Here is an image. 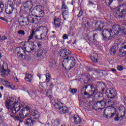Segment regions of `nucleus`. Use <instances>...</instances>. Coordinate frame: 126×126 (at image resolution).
Here are the masks:
<instances>
[{
  "instance_id": "1",
  "label": "nucleus",
  "mask_w": 126,
  "mask_h": 126,
  "mask_svg": "<svg viewBox=\"0 0 126 126\" xmlns=\"http://www.w3.org/2000/svg\"><path fill=\"white\" fill-rule=\"evenodd\" d=\"M15 102L10 99H8L5 102V106L13 115H16L20 111V104L14 103Z\"/></svg>"
},
{
  "instance_id": "2",
  "label": "nucleus",
  "mask_w": 126,
  "mask_h": 126,
  "mask_svg": "<svg viewBox=\"0 0 126 126\" xmlns=\"http://www.w3.org/2000/svg\"><path fill=\"white\" fill-rule=\"evenodd\" d=\"M20 108L21 110L19 112V116L12 115H10V116L12 117V118L14 119L15 121H19L20 123H22V122H23V119L27 117L26 111L30 112V107H29V106H26L25 108H23L20 106Z\"/></svg>"
},
{
  "instance_id": "3",
  "label": "nucleus",
  "mask_w": 126,
  "mask_h": 126,
  "mask_svg": "<svg viewBox=\"0 0 126 126\" xmlns=\"http://www.w3.org/2000/svg\"><path fill=\"white\" fill-rule=\"evenodd\" d=\"M39 118L40 113L35 111L30 115V118L27 120L26 125L33 126V124L36 122V121L34 120H39Z\"/></svg>"
},
{
  "instance_id": "4",
  "label": "nucleus",
  "mask_w": 126,
  "mask_h": 126,
  "mask_svg": "<svg viewBox=\"0 0 126 126\" xmlns=\"http://www.w3.org/2000/svg\"><path fill=\"white\" fill-rule=\"evenodd\" d=\"M100 87L101 88V90L102 92H104L105 91V88H106V85H105V83H97L96 84V87H95L93 85H91L90 86V88L92 89L90 93H91L92 94V96L94 95V94H97V93L98 92V89L97 87Z\"/></svg>"
},
{
  "instance_id": "5",
  "label": "nucleus",
  "mask_w": 126,
  "mask_h": 126,
  "mask_svg": "<svg viewBox=\"0 0 126 126\" xmlns=\"http://www.w3.org/2000/svg\"><path fill=\"white\" fill-rule=\"evenodd\" d=\"M112 29L114 35H118V34H121V35H126V29L124 27H122L119 25H114L112 26Z\"/></svg>"
},
{
  "instance_id": "6",
  "label": "nucleus",
  "mask_w": 126,
  "mask_h": 126,
  "mask_svg": "<svg viewBox=\"0 0 126 126\" xmlns=\"http://www.w3.org/2000/svg\"><path fill=\"white\" fill-rule=\"evenodd\" d=\"M102 36L105 40H111L115 37L113 35V30L111 29H104L102 32Z\"/></svg>"
},
{
  "instance_id": "7",
  "label": "nucleus",
  "mask_w": 126,
  "mask_h": 126,
  "mask_svg": "<svg viewBox=\"0 0 126 126\" xmlns=\"http://www.w3.org/2000/svg\"><path fill=\"white\" fill-rule=\"evenodd\" d=\"M43 8V6L40 5H36L32 10V12L36 14L37 17H43L45 15Z\"/></svg>"
},
{
  "instance_id": "8",
  "label": "nucleus",
  "mask_w": 126,
  "mask_h": 126,
  "mask_svg": "<svg viewBox=\"0 0 126 126\" xmlns=\"http://www.w3.org/2000/svg\"><path fill=\"white\" fill-rule=\"evenodd\" d=\"M116 13L120 17H124L126 14V5H121L116 7Z\"/></svg>"
},
{
  "instance_id": "9",
  "label": "nucleus",
  "mask_w": 126,
  "mask_h": 126,
  "mask_svg": "<svg viewBox=\"0 0 126 126\" xmlns=\"http://www.w3.org/2000/svg\"><path fill=\"white\" fill-rule=\"evenodd\" d=\"M39 32H42L40 33V39L43 40L44 38H46L47 34H48V30L47 27L45 26H40L37 28V33Z\"/></svg>"
},
{
  "instance_id": "10",
  "label": "nucleus",
  "mask_w": 126,
  "mask_h": 126,
  "mask_svg": "<svg viewBox=\"0 0 126 126\" xmlns=\"http://www.w3.org/2000/svg\"><path fill=\"white\" fill-rule=\"evenodd\" d=\"M61 10L62 11V15L64 20H66V18L68 17L69 15L68 7H67V6H66V5H65V4H64V1L62 2Z\"/></svg>"
},
{
  "instance_id": "11",
  "label": "nucleus",
  "mask_w": 126,
  "mask_h": 126,
  "mask_svg": "<svg viewBox=\"0 0 126 126\" xmlns=\"http://www.w3.org/2000/svg\"><path fill=\"white\" fill-rule=\"evenodd\" d=\"M114 112H112V109L106 108L104 111V116L106 117V119H113L116 115V109H114Z\"/></svg>"
},
{
  "instance_id": "12",
  "label": "nucleus",
  "mask_w": 126,
  "mask_h": 126,
  "mask_svg": "<svg viewBox=\"0 0 126 126\" xmlns=\"http://www.w3.org/2000/svg\"><path fill=\"white\" fill-rule=\"evenodd\" d=\"M107 98L110 99H116L117 97V91L114 89H110L107 91L106 93Z\"/></svg>"
},
{
  "instance_id": "13",
  "label": "nucleus",
  "mask_w": 126,
  "mask_h": 126,
  "mask_svg": "<svg viewBox=\"0 0 126 126\" xmlns=\"http://www.w3.org/2000/svg\"><path fill=\"white\" fill-rule=\"evenodd\" d=\"M60 56L62 57V58H70V55H71V52L69 51L68 49H63L60 51Z\"/></svg>"
},
{
  "instance_id": "14",
  "label": "nucleus",
  "mask_w": 126,
  "mask_h": 126,
  "mask_svg": "<svg viewBox=\"0 0 126 126\" xmlns=\"http://www.w3.org/2000/svg\"><path fill=\"white\" fill-rule=\"evenodd\" d=\"M14 10V4H9V5H7L5 8V12L6 14H12V12Z\"/></svg>"
},
{
  "instance_id": "15",
  "label": "nucleus",
  "mask_w": 126,
  "mask_h": 126,
  "mask_svg": "<svg viewBox=\"0 0 126 126\" xmlns=\"http://www.w3.org/2000/svg\"><path fill=\"white\" fill-rule=\"evenodd\" d=\"M82 79L83 81H81V83L82 84H87L92 79V76L89 74H87L83 76Z\"/></svg>"
},
{
  "instance_id": "16",
  "label": "nucleus",
  "mask_w": 126,
  "mask_h": 126,
  "mask_svg": "<svg viewBox=\"0 0 126 126\" xmlns=\"http://www.w3.org/2000/svg\"><path fill=\"white\" fill-rule=\"evenodd\" d=\"M62 65L65 69H70V66L69 65V62H68V57L63 59Z\"/></svg>"
},
{
  "instance_id": "17",
  "label": "nucleus",
  "mask_w": 126,
  "mask_h": 126,
  "mask_svg": "<svg viewBox=\"0 0 126 126\" xmlns=\"http://www.w3.org/2000/svg\"><path fill=\"white\" fill-rule=\"evenodd\" d=\"M93 24L95 26L96 28V30L100 31L101 30V28H103V27H104V25L102 22L94 21L93 23Z\"/></svg>"
},
{
  "instance_id": "18",
  "label": "nucleus",
  "mask_w": 126,
  "mask_h": 126,
  "mask_svg": "<svg viewBox=\"0 0 126 126\" xmlns=\"http://www.w3.org/2000/svg\"><path fill=\"white\" fill-rule=\"evenodd\" d=\"M95 107H97L98 110H101L105 107V102L103 100L100 101H97L94 104Z\"/></svg>"
},
{
  "instance_id": "19",
  "label": "nucleus",
  "mask_w": 126,
  "mask_h": 126,
  "mask_svg": "<svg viewBox=\"0 0 126 126\" xmlns=\"http://www.w3.org/2000/svg\"><path fill=\"white\" fill-rule=\"evenodd\" d=\"M72 119L73 120L74 124H75L76 125H80V124H81L82 122L81 118L78 115H74L72 117Z\"/></svg>"
},
{
  "instance_id": "20",
  "label": "nucleus",
  "mask_w": 126,
  "mask_h": 126,
  "mask_svg": "<svg viewBox=\"0 0 126 126\" xmlns=\"http://www.w3.org/2000/svg\"><path fill=\"white\" fill-rule=\"evenodd\" d=\"M68 62L70 65V68H72L74 65H75V63H76L75 59L71 56L68 57Z\"/></svg>"
},
{
  "instance_id": "21",
  "label": "nucleus",
  "mask_w": 126,
  "mask_h": 126,
  "mask_svg": "<svg viewBox=\"0 0 126 126\" xmlns=\"http://www.w3.org/2000/svg\"><path fill=\"white\" fill-rule=\"evenodd\" d=\"M27 20L30 23H38V18H33L31 15H29L27 17Z\"/></svg>"
},
{
  "instance_id": "22",
  "label": "nucleus",
  "mask_w": 126,
  "mask_h": 126,
  "mask_svg": "<svg viewBox=\"0 0 126 126\" xmlns=\"http://www.w3.org/2000/svg\"><path fill=\"white\" fill-rule=\"evenodd\" d=\"M91 59L93 63H98V55L96 53H92Z\"/></svg>"
},
{
  "instance_id": "23",
  "label": "nucleus",
  "mask_w": 126,
  "mask_h": 126,
  "mask_svg": "<svg viewBox=\"0 0 126 126\" xmlns=\"http://www.w3.org/2000/svg\"><path fill=\"white\" fill-rule=\"evenodd\" d=\"M36 34H38V28H37L36 31L32 30V33L29 36V39L28 40V43H30L31 42L30 41V40H32V39H33V37H34V35H36Z\"/></svg>"
},
{
  "instance_id": "24",
  "label": "nucleus",
  "mask_w": 126,
  "mask_h": 126,
  "mask_svg": "<svg viewBox=\"0 0 126 126\" xmlns=\"http://www.w3.org/2000/svg\"><path fill=\"white\" fill-rule=\"evenodd\" d=\"M61 22H62V20H61L60 19H54V25L56 28H59V27H61Z\"/></svg>"
},
{
  "instance_id": "25",
  "label": "nucleus",
  "mask_w": 126,
  "mask_h": 126,
  "mask_svg": "<svg viewBox=\"0 0 126 126\" xmlns=\"http://www.w3.org/2000/svg\"><path fill=\"white\" fill-rule=\"evenodd\" d=\"M124 50L126 49V42L124 43V45L123 46ZM119 53L121 57H125L126 55V51L124 50H119Z\"/></svg>"
},
{
  "instance_id": "26",
  "label": "nucleus",
  "mask_w": 126,
  "mask_h": 126,
  "mask_svg": "<svg viewBox=\"0 0 126 126\" xmlns=\"http://www.w3.org/2000/svg\"><path fill=\"white\" fill-rule=\"evenodd\" d=\"M114 116H115L114 118V121H115V122H119V121H122V120L124 119V116L121 115L120 117V115H119V114H116V111L115 115Z\"/></svg>"
},
{
  "instance_id": "27",
  "label": "nucleus",
  "mask_w": 126,
  "mask_h": 126,
  "mask_svg": "<svg viewBox=\"0 0 126 126\" xmlns=\"http://www.w3.org/2000/svg\"><path fill=\"white\" fill-rule=\"evenodd\" d=\"M81 94L82 95H83V96H85V97H86V98H90V97H92V94L90 93H87V92H86V91H81Z\"/></svg>"
},
{
  "instance_id": "28",
  "label": "nucleus",
  "mask_w": 126,
  "mask_h": 126,
  "mask_svg": "<svg viewBox=\"0 0 126 126\" xmlns=\"http://www.w3.org/2000/svg\"><path fill=\"white\" fill-rule=\"evenodd\" d=\"M61 114H65L68 113V109L66 106L63 105L62 107L60 109Z\"/></svg>"
},
{
  "instance_id": "29",
  "label": "nucleus",
  "mask_w": 126,
  "mask_h": 126,
  "mask_svg": "<svg viewBox=\"0 0 126 126\" xmlns=\"http://www.w3.org/2000/svg\"><path fill=\"white\" fill-rule=\"evenodd\" d=\"M54 105L56 109H58V110H60L63 106V103L61 101H58L57 103H54Z\"/></svg>"
},
{
  "instance_id": "30",
  "label": "nucleus",
  "mask_w": 126,
  "mask_h": 126,
  "mask_svg": "<svg viewBox=\"0 0 126 126\" xmlns=\"http://www.w3.org/2000/svg\"><path fill=\"white\" fill-rule=\"evenodd\" d=\"M0 71L1 72L2 76H4V75H6V69H4V67L1 66V65H0Z\"/></svg>"
},
{
  "instance_id": "31",
  "label": "nucleus",
  "mask_w": 126,
  "mask_h": 126,
  "mask_svg": "<svg viewBox=\"0 0 126 126\" xmlns=\"http://www.w3.org/2000/svg\"><path fill=\"white\" fill-rule=\"evenodd\" d=\"M23 4L25 5L26 7H30V6L32 5L33 3L32 2V1L27 0L25 3H23Z\"/></svg>"
},
{
  "instance_id": "32",
  "label": "nucleus",
  "mask_w": 126,
  "mask_h": 126,
  "mask_svg": "<svg viewBox=\"0 0 126 126\" xmlns=\"http://www.w3.org/2000/svg\"><path fill=\"white\" fill-rule=\"evenodd\" d=\"M96 35H97V34H94L93 38L92 37L89 39V41H90L93 44H96V43H97V40H96V39L95 38V36H96Z\"/></svg>"
},
{
  "instance_id": "33",
  "label": "nucleus",
  "mask_w": 126,
  "mask_h": 126,
  "mask_svg": "<svg viewBox=\"0 0 126 126\" xmlns=\"http://www.w3.org/2000/svg\"><path fill=\"white\" fill-rule=\"evenodd\" d=\"M117 100V98H110L108 101V104H110V105H114L115 103H116V100Z\"/></svg>"
},
{
  "instance_id": "34",
  "label": "nucleus",
  "mask_w": 126,
  "mask_h": 126,
  "mask_svg": "<svg viewBox=\"0 0 126 126\" xmlns=\"http://www.w3.org/2000/svg\"><path fill=\"white\" fill-rule=\"evenodd\" d=\"M111 55H115L116 54V47L112 46L109 50Z\"/></svg>"
},
{
  "instance_id": "35",
  "label": "nucleus",
  "mask_w": 126,
  "mask_h": 126,
  "mask_svg": "<svg viewBox=\"0 0 126 126\" xmlns=\"http://www.w3.org/2000/svg\"><path fill=\"white\" fill-rule=\"evenodd\" d=\"M23 53H24V50H23V49L22 48H21V50L20 51H18L17 53V55L18 57H20L21 58H22L23 57Z\"/></svg>"
},
{
  "instance_id": "36",
  "label": "nucleus",
  "mask_w": 126,
  "mask_h": 126,
  "mask_svg": "<svg viewBox=\"0 0 126 126\" xmlns=\"http://www.w3.org/2000/svg\"><path fill=\"white\" fill-rule=\"evenodd\" d=\"M44 53V51L41 49H39L37 54V57H39L40 58L43 57L42 54Z\"/></svg>"
},
{
  "instance_id": "37",
  "label": "nucleus",
  "mask_w": 126,
  "mask_h": 126,
  "mask_svg": "<svg viewBox=\"0 0 126 126\" xmlns=\"http://www.w3.org/2000/svg\"><path fill=\"white\" fill-rule=\"evenodd\" d=\"M3 85H5L6 87L11 88V85H10V83L8 82V81H4Z\"/></svg>"
},
{
  "instance_id": "38",
  "label": "nucleus",
  "mask_w": 126,
  "mask_h": 126,
  "mask_svg": "<svg viewBox=\"0 0 126 126\" xmlns=\"http://www.w3.org/2000/svg\"><path fill=\"white\" fill-rule=\"evenodd\" d=\"M68 36H69V37L74 36V32L73 29H70L69 32L68 33Z\"/></svg>"
},
{
  "instance_id": "39",
  "label": "nucleus",
  "mask_w": 126,
  "mask_h": 126,
  "mask_svg": "<svg viewBox=\"0 0 126 126\" xmlns=\"http://www.w3.org/2000/svg\"><path fill=\"white\" fill-rule=\"evenodd\" d=\"M4 8V4L2 2H0V13L3 11V8Z\"/></svg>"
},
{
  "instance_id": "40",
  "label": "nucleus",
  "mask_w": 126,
  "mask_h": 126,
  "mask_svg": "<svg viewBox=\"0 0 126 126\" xmlns=\"http://www.w3.org/2000/svg\"><path fill=\"white\" fill-rule=\"evenodd\" d=\"M24 50H26V52L28 53H31L32 51H34V48L27 47V49L24 48Z\"/></svg>"
},
{
  "instance_id": "41",
  "label": "nucleus",
  "mask_w": 126,
  "mask_h": 126,
  "mask_svg": "<svg viewBox=\"0 0 126 126\" xmlns=\"http://www.w3.org/2000/svg\"><path fill=\"white\" fill-rule=\"evenodd\" d=\"M46 78L47 82H49L50 79L51 78V75H50V74L49 73H47L46 74Z\"/></svg>"
},
{
  "instance_id": "42",
  "label": "nucleus",
  "mask_w": 126,
  "mask_h": 126,
  "mask_svg": "<svg viewBox=\"0 0 126 126\" xmlns=\"http://www.w3.org/2000/svg\"><path fill=\"white\" fill-rule=\"evenodd\" d=\"M17 33L19 35H21L22 36L25 35V32L23 30H20L17 32Z\"/></svg>"
},
{
  "instance_id": "43",
  "label": "nucleus",
  "mask_w": 126,
  "mask_h": 126,
  "mask_svg": "<svg viewBox=\"0 0 126 126\" xmlns=\"http://www.w3.org/2000/svg\"><path fill=\"white\" fill-rule=\"evenodd\" d=\"M49 63L51 65H54V64H56V61H55L54 59H50Z\"/></svg>"
},
{
  "instance_id": "44",
  "label": "nucleus",
  "mask_w": 126,
  "mask_h": 126,
  "mask_svg": "<svg viewBox=\"0 0 126 126\" xmlns=\"http://www.w3.org/2000/svg\"><path fill=\"white\" fill-rule=\"evenodd\" d=\"M69 91L71 92V93H72V94H75L76 92H77V89H70V90H69Z\"/></svg>"
},
{
  "instance_id": "45",
  "label": "nucleus",
  "mask_w": 126,
  "mask_h": 126,
  "mask_svg": "<svg viewBox=\"0 0 126 126\" xmlns=\"http://www.w3.org/2000/svg\"><path fill=\"white\" fill-rule=\"evenodd\" d=\"M26 76L28 78H29V79H30L31 80H32V79H33V77L30 74H26Z\"/></svg>"
},
{
  "instance_id": "46",
  "label": "nucleus",
  "mask_w": 126,
  "mask_h": 126,
  "mask_svg": "<svg viewBox=\"0 0 126 126\" xmlns=\"http://www.w3.org/2000/svg\"><path fill=\"white\" fill-rule=\"evenodd\" d=\"M94 71H95L97 74H100L102 73V69H95L94 70Z\"/></svg>"
},
{
  "instance_id": "47",
  "label": "nucleus",
  "mask_w": 126,
  "mask_h": 126,
  "mask_svg": "<svg viewBox=\"0 0 126 126\" xmlns=\"http://www.w3.org/2000/svg\"><path fill=\"white\" fill-rule=\"evenodd\" d=\"M117 69L118 70H120V71H122V70L124 69V67L122 65H118L117 66Z\"/></svg>"
},
{
  "instance_id": "48",
  "label": "nucleus",
  "mask_w": 126,
  "mask_h": 126,
  "mask_svg": "<svg viewBox=\"0 0 126 126\" xmlns=\"http://www.w3.org/2000/svg\"><path fill=\"white\" fill-rule=\"evenodd\" d=\"M82 14H83V11H82V10H81L77 15L78 17H81V16H82Z\"/></svg>"
},
{
  "instance_id": "49",
  "label": "nucleus",
  "mask_w": 126,
  "mask_h": 126,
  "mask_svg": "<svg viewBox=\"0 0 126 126\" xmlns=\"http://www.w3.org/2000/svg\"><path fill=\"white\" fill-rule=\"evenodd\" d=\"M63 38L64 39V40H65V39H68V34H64L63 36Z\"/></svg>"
},
{
  "instance_id": "50",
  "label": "nucleus",
  "mask_w": 126,
  "mask_h": 126,
  "mask_svg": "<svg viewBox=\"0 0 126 126\" xmlns=\"http://www.w3.org/2000/svg\"><path fill=\"white\" fill-rule=\"evenodd\" d=\"M90 85H86L85 87H83V88L82 89V90L83 91H86V90L85 89H87V88H88V87L90 86Z\"/></svg>"
},
{
  "instance_id": "51",
  "label": "nucleus",
  "mask_w": 126,
  "mask_h": 126,
  "mask_svg": "<svg viewBox=\"0 0 126 126\" xmlns=\"http://www.w3.org/2000/svg\"><path fill=\"white\" fill-rule=\"evenodd\" d=\"M1 41H4V40H7V37L4 35L2 36L1 38Z\"/></svg>"
},
{
  "instance_id": "52",
  "label": "nucleus",
  "mask_w": 126,
  "mask_h": 126,
  "mask_svg": "<svg viewBox=\"0 0 126 126\" xmlns=\"http://www.w3.org/2000/svg\"><path fill=\"white\" fill-rule=\"evenodd\" d=\"M26 81H27V82H31V81H32V80H30V79H29V78H27V77H26L25 78Z\"/></svg>"
},
{
  "instance_id": "53",
  "label": "nucleus",
  "mask_w": 126,
  "mask_h": 126,
  "mask_svg": "<svg viewBox=\"0 0 126 126\" xmlns=\"http://www.w3.org/2000/svg\"><path fill=\"white\" fill-rule=\"evenodd\" d=\"M101 73L103 75H107V71L102 70Z\"/></svg>"
},
{
  "instance_id": "54",
  "label": "nucleus",
  "mask_w": 126,
  "mask_h": 126,
  "mask_svg": "<svg viewBox=\"0 0 126 126\" xmlns=\"http://www.w3.org/2000/svg\"><path fill=\"white\" fill-rule=\"evenodd\" d=\"M87 27V29H89V27H90V23L89 22H87V23L86 24Z\"/></svg>"
},
{
  "instance_id": "55",
  "label": "nucleus",
  "mask_w": 126,
  "mask_h": 126,
  "mask_svg": "<svg viewBox=\"0 0 126 126\" xmlns=\"http://www.w3.org/2000/svg\"><path fill=\"white\" fill-rule=\"evenodd\" d=\"M37 46L38 48H42V43L41 42L37 43Z\"/></svg>"
},
{
  "instance_id": "56",
  "label": "nucleus",
  "mask_w": 126,
  "mask_h": 126,
  "mask_svg": "<svg viewBox=\"0 0 126 126\" xmlns=\"http://www.w3.org/2000/svg\"><path fill=\"white\" fill-rule=\"evenodd\" d=\"M35 39H36L37 40H41V38L38 37V35H37V34H36L35 35Z\"/></svg>"
},
{
  "instance_id": "57",
  "label": "nucleus",
  "mask_w": 126,
  "mask_h": 126,
  "mask_svg": "<svg viewBox=\"0 0 126 126\" xmlns=\"http://www.w3.org/2000/svg\"><path fill=\"white\" fill-rule=\"evenodd\" d=\"M112 2H113V1H109L108 4V2H107V1H105V3L106 4H108V5H111V3H112Z\"/></svg>"
},
{
  "instance_id": "58",
  "label": "nucleus",
  "mask_w": 126,
  "mask_h": 126,
  "mask_svg": "<svg viewBox=\"0 0 126 126\" xmlns=\"http://www.w3.org/2000/svg\"><path fill=\"white\" fill-rule=\"evenodd\" d=\"M19 23L20 25H21V26H24V24H22V23H24V21L19 22Z\"/></svg>"
},
{
  "instance_id": "59",
  "label": "nucleus",
  "mask_w": 126,
  "mask_h": 126,
  "mask_svg": "<svg viewBox=\"0 0 126 126\" xmlns=\"http://www.w3.org/2000/svg\"><path fill=\"white\" fill-rule=\"evenodd\" d=\"M111 71H113V72H117V70L116 69L111 68Z\"/></svg>"
},
{
  "instance_id": "60",
  "label": "nucleus",
  "mask_w": 126,
  "mask_h": 126,
  "mask_svg": "<svg viewBox=\"0 0 126 126\" xmlns=\"http://www.w3.org/2000/svg\"><path fill=\"white\" fill-rule=\"evenodd\" d=\"M37 76H38L39 79H41V74L40 73L37 74Z\"/></svg>"
},
{
  "instance_id": "61",
  "label": "nucleus",
  "mask_w": 126,
  "mask_h": 126,
  "mask_svg": "<svg viewBox=\"0 0 126 126\" xmlns=\"http://www.w3.org/2000/svg\"><path fill=\"white\" fill-rule=\"evenodd\" d=\"M53 86H54V84H53V83H51L50 85V88H53Z\"/></svg>"
},
{
  "instance_id": "62",
  "label": "nucleus",
  "mask_w": 126,
  "mask_h": 126,
  "mask_svg": "<svg viewBox=\"0 0 126 126\" xmlns=\"http://www.w3.org/2000/svg\"><path fill=\"white\" fill-rule=\"evenodd\" d=\"M83 27H84V28H87V27H88L87 26V25L86 24L84 25Z\"/></svg>"
},
{
  "instance_id": "63",
  "label": "nucleus",
  "mask_w": 126,
  "mask_h": 126,
  "mask_svg": "<svg viewBox=\"0 0 126 126\" xmlns=\"http://www.w3.org/2000/svg\"><path fill=\"white\" fill-rule=\"evenodd\" d=\"M61 126H69L67 124H64V125H61Z\"/></svg>"
},
{
  "instance_id": "64",
  "label": "nucleus",
  "mask_w": 126,
  "mask_h": 126,
  "mask_svg": "<svg viewBox=\"0 0 126 126\" xmlns=\"http://www.w3.org/2000/svg\"><path fill=\"white\" fill-rule=\"evenodd\" d=\"M124 101L125 104L126 105V98H124Z\"/></svg>"
}]
</instances>
